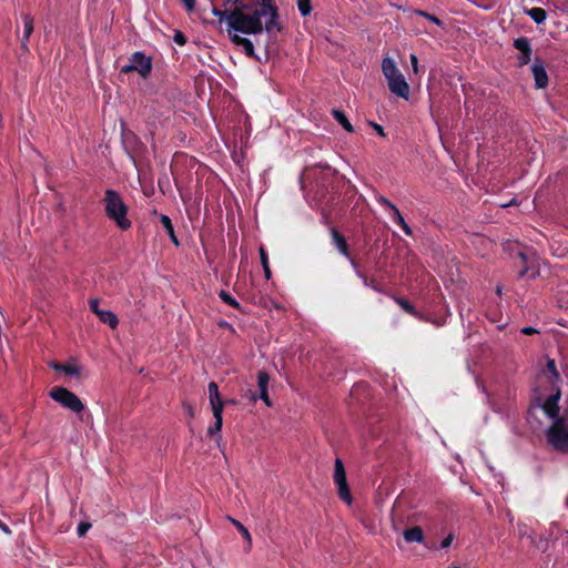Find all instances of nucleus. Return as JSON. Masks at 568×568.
Segmentation results:
<instances>
[{
  "mask_svg": "<svg viewBox=\"0 0 568 568\" xmlns=\"http://www.w3.org/2000/svg\"><path fill=\"white\" fill-rule=\"evenodd\" d=\"M224 10L212 7L219 23L226 22L227 32L240 31L245 34H258L263 30L272 33L282 31L278 8L273 0H222Z\"/></svg>",
  "mask_w": 568,
  "mask_h": 568,
  "instance_id": "nucleus-1",
  "label": "nucleus"
},
{
  "mask_svg": "<svg viewBox=\"0 0 568 568\" xmlns=\"http://www.w3.org/2000/svg\"><path fill=\"white\" fill-rule=\"evenodd\" d=\"M105 215L121 230L131 227V221L126 217L128 206L115 190L108 189L103 197Z\"/></svg>",
  "mask_w": 568,
  "mask_h": 568,
  "instance_id": "nucleus-2",
  "label": "nucleus"
},
{
  "mask_svg": "<svg viewBox=\"0 0 568 568\" xmlns=\"http://www.w3.org/2000/svg\"><path fill=\"white\" fill-rule=\"evenodd\" d=\"M382 71L387 80L389 91L395 95L407 100L409 97V85L396 67L394 60L388 57L384 58L382 61Z\"/></svg>",
  "mask_w": 568,
  "mask_h": 568,
  "instance_id": "nucleus-3",
  "label": "nucleus"
},
{
  "mask_svg": "<svg viewBox=\"0 0 568 568\" xmlns=\"http://www.w3.org/2000/svg\"><path fill=\"white\" fill-rule=\"evenodd\" d=\"M546 438L555 450L568 453V429L565 426V418H557L554 422L546 432Z\"/></svg>",
  "mask_w": 568,
  "mask_h": 568,
  "instance_id": "nucleus-4",
  "label": "nucleus"
},
{
  "mask_svg": "<svg viewBox=\"0 0 568 568\" xmlns=\"http://www.w3.org/2000/svg\"><path fill=\"white\" fill-rule=\"evenodd\" d=\"M49 396L64 408H68L75 414H80L84 410V405L81 399L65 387H52Z\"/></svg>",
  "mask_w": 568,
  "mask_h": 568,
  "instance_id": "nucleus-5",
  "label": "nucleus"
},
{
  "mask_svg": "<svg viewBox=\"0 0 568 568\" xmlns=\"http://www.w3.org/2000/svg\"><path fill=\"white\" fill-rule=\"evenodd\" d=\"M334 483L338 487V496L348 505L352 503V495L346 479V471L339 458L334 463Z\"/></svg>",
  "mask_w": 568,
  "mask_h": 568,
  "instance_id": "nucleus-6",
  "label": "nucleus"
},
{
  "mask_svg": "<svg viewBox=\"0 0 568 568\" xmlns=\"http://www.w3.org/2000/svg\"><path fill=\"white\" fill-rule=\"evenodd\" d=\"M89 306H90V310L94 314H97V316L99 317V320L102 323L108 324L111 328H115L118 326L119 321H118L116 315L111 311L100 310L98 298H91L89 301Z\"/></svg>",
  "mask_w": 568,
  "mask_h": 568,
  "instance_id": "nucleus-7",
  "label": "nucleus"
},
{
  "mask_svg": "<svg viewBox=\"0 0 568 568\" xmlns=\"http://www.w3.org/2000/svg\"><path fill=\"white\" fill-rule=\"evenodd\" d=\"M531 72L537 89H545L548 85V74L546 72L545 62L536 57L531 65Z\"/></svg>",
  "mask_w": 568,
  "mask_h": 568,
  "instance_id": "nucleus-8",
  "label": "nucleus"
},
{
  "mask_svg": "<svg viewBox=\"0 0 568 568\" xmlns=\"http://www.w3.org/2000/svg\"><path fill=\"white\" fill-rule=\"evenodd\" d=\"M514 47L520 52V54L517 57L518 67L528 64L532 54L529 40L526 37L517 38L514 41Z\"/></svg>",
  "mask_w": 568,
  "mask_h": 568,
  "instance_id": "nucleus-9",
  "label": "nucleus"
},
{
  "mask_svg": "<svg viewBox=\"0 0 568 568\" xmlns=\"http://www.w3.org/2000/svg\"><path fill=\"white\" fill-rule=\"evenodd\" d=\"M132 64L135 67V71L142 77L146 78L152 70V61L151 58L146 57L144 53L138 51L134 52L130 59Z\"/></svg>",
  "mask_w": 568,
  "mask_h": 568,
  "instance_id": "nucleus-10",
  "label": "nucleus"
},
{
  "mask_svg": "<svg viewBox=\"0 0 568 568\" xmlns=\"http://www.w3.org/2000/svg\"><path fill=\"white\" fill-rule=\"evenodd\" d=\"M559 399H560V390L558 389L555 394L550 395L542 404V409H544L545 414L548 417L554 418L555 420L557 418H560L558 416L559 415V406H558Z\"/></svg>",
  "mask_w": 568,
  "mask_h": 568,
  "instance_id": "nucleus-11",
  "label": "nucleus"
},
{
  "mask_svg": "<svg viewBox=\"0 0 568 568\" xmlns=\"http://www.w3.org/2000/svg\"><path fill=\"white\" fill-rule=\"evenodd\" d=\"M268 383H270V375L265 371H258L257 373V387L260 395L258 397L267 405L272 406V402L268 397Z\"/></svg>",
  "mask_w": 568,
  "mask_h": 568,
  "instance_id": "nucleus-12",
  "label": "nucleus"
},
{
  "mask_svg": "<svg viewBox=\"0 0 568 568\" xmlns=\"http://www.w3.org/2000/svg\"><path fill=\"white\" fill-rule=\"evenodd\" d=\"M237 32L239 31L229 32L231 41L236 45L243 47L244 52L247 57L256 58L255 52H254V45H253L252 41L247 38L239 36Z\"/></svg>",
  "mask_w": 568,
  "mask_h": 568,
  "instance_id": "nucleus-13",
  "label": "nucleus"
},
{
  "mask_svg": "<svg viewBox=\"0 0 568 568\" xmlns=\"http://www.w3.org/2000/svg\"><path fill=\"white\" fill-rule=\"evenodd\" d=\"M22 21L23 34L21 38V49L28 51V40L33 32V18L29 13H26L22 16Z\"/></svg>",
  "mask_w": 568,
  "mask_h": 568,
  "instance_id": "nucleus-14",
  "label": "nucleus"
},
{
  "mask_svg": "<svg viewBox=\"0 0 568 568\" xmlns=\"http://www.w3.org/2000/svg\"><path fill=\"white\" fill-rule=\"evenodd\" d=\"M331 235L332 241L339 251V253L349 258L351 253L346 239L335 227L331 230Z\"/></svg>",
  "mask_w": 568,
  "mask_h": 568,
  "instance_id": "nucleus-15",
  "label": "nucleus"
},
{
  "mask_svg": "<svg viewBox=\"0 0 568 568\" xmlns=\"http://www.w3.org/2000/svg\"><path fill=\"white\" fill-rule=\"evenodd\" d=\"M50 367L57 372H63L70 376H79L80 375V367L77 365L52 362L50 364Z\"/></svg>",
  "mask_w": 568,
  "mask_h": 568,
  "instance_id": "nucleus-16",
  "label": "nucleus"
},
{
  "mask_svg": "<svg viewBox=\"0 0 568 568\" xmlns=\"http://www.w3.org/2000/svg\"><path fill=\"white\" fill-rule=\"evenodd\" d=\"M403 536L407 542H423L424 541V534L423 529L419 526L412 527L409 529H406L403 532Z\"/></svg>",
  "mask_w": 568,
  "mask_h": 568,
  "instance_id": "nucleus-17",
  "label": "nucleus"
},
{
  "mask_svg": "<svg viewBox=\"0 0 568 568\" xmlns=\"http://www.w3.org/2000/svg\"><path fill=\"white\" fill-rule=\"evenodd\" d=\"M160 222L163 225V227L165 229V231H166L168 235L170 236L171 241L178 246L179 245V241H178V237H176V235L174 233V229H173V224H172L171 219L168 215L162 214L161 217H160Z\"/></svg>",
  "mask_w": 568,
  "mask_h": 568,
  "instance_id": "nucleus-18",
  "label": "nucleus"
},
{
  "mask_svg": "<svg viewBox=\"0 0 568 568\" xmlns=\"http://www.w3.org/2000/svg\"><path fill=\"white\" fill-rule=\"evenodd\" d=\"M333 116L334 119L347 131V132H354V128L353 125L351 124V122L348 121V119L346 118V115L344 114L343 111L341 110H336L334 109L333 110Z\"/></svg>",
  "mask_w": 568,
  "mask_h": 568,
  "instance_id": "nucleus-19",
  "label": "nucleus"
},
{
  "mask_svg": "<svg viewBox=\"0 0 568 568\" xmlns=\"http://www.w3.org/2000/svg\"><path fill=\"white\" fill-rule=\"evenodd\" d=\"M393 220L395 223H397L402 227V230L405 232L406 235H412V229L405 222V220L398 209L393 212Z\"/></svg>",
  "mask_w": 568,
  "mask_h": 568,
  "instance_id": "nucleus-20",
  "label": "nucleus"
},
{
  "mask_svg": "<svg viewBox=\"0 0 568 568\" xmlns=\"http://www.w3.org/2000/svg\"><path fill=\"white\" fill-rule=\"evenodd\" d=\"M529 17L536 22V23H542L546 20V11L541 8H532L528 11Z\"/></svg>",
  "mask_w": 568,
  "mask_h": 568,
  "instance_id": "nucleus-21",
  "label": "nucleus"
},
{
  "mask_svg": "<svg viewBox=\"0 0 568 568\" xmlns=\"http://www.w3.org/2000/svg\"><path fill=\"white\" fill-rule=\"evenodd\" d=\"M260 258H261V263H262V266H263L265 278L270 280L272 273H271V268H270V265H268L267 253L264 250V247H260Z\"/></svg>",
  "mask_w": 568,
  "mask_h": 568,
  "instance_id": "nucleus-22",
  "label": "nucleus"
},
{
  "mask_svg": "<svg viewBox=\"0 0 568 568\" xmlns=\"http://www.w3.org/2000/svg\"><path fill=\"white\" fill-rule=\"evenodd\" d=\"M219 296L220 298L225 302L226 304L235 307V308H241L240 304L237 303V301L231 296V294L224 290H221L220 293H219Z\"/></svg>",
  "mask_w": 568,
  "mask_h": 568,
  "instance_id": "nucleus-23",
  "label": "nucleus"
},
{
  "mask_svg": "<svg viewBox=\"0 0 568 568\" xmlns=\"http://www.w3.org/2000/svg\"><path fill=\"white\" fill-rule=\"evenodd\" d=\"M298 10L303 17H307L312 11V1L311 0H298L297 1Z\"/></svg>",
  "mask_w": 568,
  "mask_h": 568,
  "instance_id": "nucleus-24",
  "label": "nucleus"
},
{
  "mask_svg": "<svg viewBox=\"0 0 568 568\" xmlns=\"http://www.w3.org/2000/svg\"><path fill=\"white\" fill-rule=\"evenodd\" d=\"M209 397H210V402H216V400H221V396H220V392H219V386L215 382H211L209 384Z\"/></svg>",
  "mask_w": 568,
  "mask_h": 568,
  "instance_id": "nucleus-25",
  "label": "nucleus"
},
{
  "mask_svg": "<svg viewBox=\"0 0 568 568\" xmlns=\"http://www.w3.org/2000/svg\"><path fill=\"white\" fill-rule=\"evenodd\" d=\"M210 404H211V408H212L214 418H223L222 413H223L224 402L221 399V400H216V402H210Z\"/></svg>",
  "mask_w": 568,
  "mask_h": 568,
  "instance_id": "nucleus-26",
  "label": "nucleus"
},
{
  "mask_svg": "<svg viewBox=\"0 0 568 568\" xmlns=\"http://www.w3.org/2000/svg\"><path fill=\"white\" fill-rule=\"evenodd\" d=\"M232 523L237 528V530L242 534V536L246 539L247 547L250 548L252 539H251V535H250L248 530L240 521H237L235 519H232Z\"/></svg>",
  "mask_w": 568,
  "mask_h": 568,
  "instance_id": "nucleus-27",
  "label": "nucleus"
},
{
  "mask_svg": "<svg viewBox=\"0 0 568 568\" xmlns=\"http://www.w3.org/2000/svg\"><path fill=\"white\" fill-rule=\"evenodd\" d=\"M397 303L399 304V306L407 313L412 314V315H415L417 316L418 313L415 311V307L407 301V300H404V298H398L397 300Z\"/></svg>",
  "mask_w": 568,
  "mask_h": 568,
  "instance_id": "nucleus-28",
  "label": "nucleus"
},
{
  "mask_svg": "<svg viewBox=\"0 0 568 568\" xmlns=\"http://www.w3.org/2000/svg\"><path fill=\"white\" fill-rule=\"evenodd\" d=\"M214 419H215L214 424L212 426H210L207 429V434L212 437L221 432L222 424H223V418H214Z\"/></svg>",
  "mask_w": 568,
  "mask_h": 568,
  "instance_id": "nucleus-29",
  "label": "nucleus"
},
{
  "mask_svg": "<svg viewBox=\"0 0 568 568\" xmlns=\"http://www.w3.org/2000/svg\"><path fill=\"white\" fill-rule=\"evenodd\" d=\"M173 40L179 45H184L187 41L185 34L180 30H175Z\"/></svg>",
  "mask_w": 568,
  "mask_h": 568,
  "instance_id": "nucleus-30",
  "label": "nucleus"
},
{
  "mask_svg": "<svg viewBox=\"0 0 568 568\" xmlns=\"http://www.w3.org/2000/svg\"><path fill=\"white\" fill-rule=\"evenodd\" d=\"M377 202H378L379 204H382L383 206H385V207L389 209L392 212H394V211H396V210H397V207L395 206V204H393V203H392L387 197H385V196H382V195H381V196L377 199Z\"/></svg>",
  "mask_w": 568,
  "mask_h": 568,
  "instance_id": "nucleus-31",
  "label": "nucleus"
},
{
  "mask_svg": "<svg viewBox=\"0 0 568 568\" xmlns=\"http://www.w3.org/2000/svg\"><path fill=\"white\" fill-rule=\"evenodd\" d=\"M417 13L424 18H426L427 20L434 22L435 24L437 26H442L443 22L435 16L428 13V12H425V11H417Z\"/></svg>",
  "mask_w": 568,
  "mask_h": 568,
  "instance_id": "nucleus-32",
  "label": "nucleus"
},
{
  "mask_svg": "<svg viewBox=\"0 0 568 568\" xmlns=\"http://www.w3.org/2000/svg\"><path fill=\"white\" fill-rule=\"evenodd\" d=\"M90 528H91L90 523L81 521L78 526V535L80 537H83Z\"/></svg>",
  "mask_w": 568,
  "mask_h": 568,
  "instance_id": "nucleus-33",
  "label": "nucleus"
},
{
  "mask_svg": "<svg viewBox=\"0 0 568 568\" xmlns=\"http://www.w3.org/2000/svg\"><path fill=\"white\" fill-rule=\"evenodd\" d=\"M546 367H547V371L549 373H551L556 378L559 377V374H558V371L556 367V363L554 359H548Z\"/></svg>",
  "mask_w": 568,
  "mask_h": 568,
  "instance_id": "nucleus-34",
  "label": "nucleus"
},
{
  "mask_svg": "<svg viewBox=\"0 0 568 568\" xmlns=\"http://www.w3.org/2000/svg\"><path fill=\"white\" fill-rule=\"evenodd\" d=\"M556 8L564 12H568V0H557Z\"/></svg>",
  "mask_w": 568,
  "mask_h": 568,
  "instance_id": "nucleus-35",
  "label": "nucleus"
},
{
  "mask_svg": "<svg viewBox=\"0 0 568 568\" xmlns=\"http://www.w3.org/2000/svg\"><path fill=\"white\" fill-rule=\"evenodd\" d=\"M369 124L374 128V130L377 132L378 135H381L383 138L386 136L383 126H381L379 124H377L375 122H369Z\"/></svg>",
  "mask_w": 568,
  "mask_h": 568,
  "instance_id": "nucleus-36",
  "label": "nucleus"
},
{
  "mask_svg": "<svg viewBox=\"0 0 568 568\" xmlns=\"http://www.w3.org/2000/svg\"><path fill=\"white\" fill-rule=\"evenodd\" d=\"M183 4L185 6L186 10L189 12H192L195 8V0H182Z\"/></svg>",
  "mask_w": 568,
  "mask_h": 568,
  "instance_id": "nucleus-37",
  "label": "nucleus"
},
{
  "mask_svg": "<svg viewBox=\"0 0 568 568\" xmlns=\"http://www.w3.org/2000/svg\"><path fill=\"white\" fill-rule=\"evenodd\" d=\"M410 62L415 73L418 72V59L415 54H410Z\"/></svg>",
  "mask_w": 568,
  "mask_h": 568,
  "instance_id": "nucleus-38",
  "label": "nucleus"
},
{
  "mask_svg": "<svg viewBox=\"0 0 568 568\" xmlns=\"http://www.w3.org/2000/svg\"><path fill=\"white\" fill-rule=\"evenodd\" d=\"M135 71V67L132 64V62L130 61L129 64L122 67L121 69V73H130V72H133Z\"/></svg>",
  "mask_w": 568,
  "mask_h": 568,
  "instance_id": "nucleus-39",
  "label": "nucleus"
},
{
  "mask_svg": "<svg viewBox=\"0 0 568 568\" xmlns=\"http://www.w3.org/2000/svg\"><path fill=\"white\" fill-rule=\"evenodd\" d=\"M521 333L525 335H532L535 333H538V331L531 326H526V327L521 328Z\"/></svg>",
  "mask_w": 568,
  "mask_h": 568,
  "instance_id": "nucleus-40",
  "label": "nucleus"
},
{
  "mask_svg": "<svg viewBox=\"0 0 568 568\" xmlns=\"http://www.w3.org/2000/svg\"><path fill=\"white\" fill-rule=\"evenodd\" d=\"M453 541V536L452 535H448L446 538L443 539L442 544H440V547L442 548H447L450 546Z\"/></svg>",
  "mask_w": 568,
  "mask_h": 568,
  "instance_id": "nucleus-41",
  "label": "nucleus"
},
{
  "mask_svg": "<svg viewBox=\"0 0 568 568\" xmlns=\"http://www.w3.org/2000/svg\"><path fill=\"white\" fill-rule=\"evenodd\" d=\"M357 275L363 280L364 285H366V286H369V285H371V283H369V281H368L367 276H365V275H364V274H362L361 272H357Z\"/></svg>",
  "mask_w": 568,
  "mask_h": 568,
  "instance_id": "nucleus-42",
  "label": "nucleus"
},
{
  "mask_svg": "<svg viewBox=\"0 0 568 568\" xmlns=\"http://www.w3.org/2000/svg\"><path fill=\"white\" fill-rule=\"evenodd\" d=\"M0 528H1V530H2L3 532H6V534H8V535H9V534H11L10 528H9L6 524H3V523H1V521H0Z\"/></svg>",
  "mask_w": 568,
  "mask_h": 568,
  "instance_id": "nucleus-43",
  "label": "nucleus"
},
{
  "mask_svg": "<svg viewBox=\"0 0 568 568\" xmlns=\"http://www.w3.org/2000/svg\"><path fill=\"white\" fill-rule=\"evenodd\" d=\"M518 256L521 258V261H523L524 263H526V262H527V256H526V254H525V253L519 252V253H518Z\"/></svg>",
  "mask_w": 568,
  "mask_h": 568,
  "instance_id": "nucleus-44",
  "label": "nucleus"
},
{
  "mask_svg": "<svg viewBox=\"0 0 568 568\" xmlns=\"http://www.w3.org/2000/svg\"><path fill=\"white\" fill-rule=\"evenodd\" d=\"M248 397H250V399H252V400H256V399H257L256 394H255V393H253V392H251V390H248Z\"/></svg>",
  "mask_w": 568,
  "mask_h": 568,
  "instance_id": "nucleus-45",
  "label": "nucleus"
},
{
  "mask_svg": "<svg viewBox=\"0 0 568 568\" xmlns=\"http://www.w3.org/2000/svg\"><path fill=\"white\" fill-rule=\"evenodd\" d=\"M527 267L523 268L520 272H519V277H524L526 274H527Z\"/></svg>",
  "mask_w": 568,
  "mask_h": 568,
  "instance_id": "nucleus-46",
  "label": "nucleus"
},
{
  "mask_svg": "<svg viewBox=\"0 0 568 568\" xmlns=\"http://www.w3.org/2000/svg\"><path fill=\"white\" fill-rule=\"evenodd\" d=\"M187 413L190 416H193L194 415V409L191 405L187 406Z\"/></svg>",
  "mask_w": 568,
  "mask_h": 568,
  "instance_id": "nucleus-47",
  "label": "nucleus"
},
{
  "mask_svg": "<svg viewBox=\"0 0 568 568\" xmlns=\"http://www.w3.org/2000/svg\"><path fill=\"white\" fill-rule=\"evenodd\" d=\"M351 263H352V265H353V267H354V268H356V267H357V263H356L354 260H351Z\"/></svg>",
  "mask_w": 568,
  "mask_h": 568,
  "instance_id": "nucleus-48",
  "label": "nucleus"
},
{
  "mask_svg": "<svg viewBox=\"0 0 568 568\" xmlns=\"http://www.w3.org/2000/svg\"><path fill=\"white\" fill-rule=\"evenodd\" d=\"M496 293H497L498 295H500V294H501V288H500V287H497Z\"/></svg>",
  "mask_w": 568,
  "mask_h": 568,
  "instance_id": "nucleus-49",
  "label": "nucleus"
},
{
  "mask_svg": "<svg viewBox=\"0 0 568 568\" xmlns=\"http://www.w3.org/2000/svg\"><path fill=\"white\" fill-rule=\"evenodd\" d=\"M565 415L568 417V408L565 410Z\"/></svg>",
  "mask_w": 568,
  "mask_h": 568,
  "instance_id": "nucleus-50",
  "label": "nucleus"
}]
</instances>
